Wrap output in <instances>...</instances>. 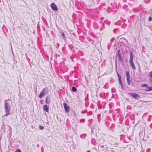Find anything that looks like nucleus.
<instances>
[{"mask_svg": "<svg viewBox=\"0 0 152 152\" xmlns=\"http://www.w3.org/2000/svg\"><path fill=\"white\" fill-rule=\"evenodd\" d=\"M9 99L7 100H5V104H4V107L5 109V111L6 113V114L4 115L5 116H7L9 115V113L10 110V107L9 106V102H7V101L9 100Z\"/></svg>", "mask_w": 152, "mask_h": 152, "instance_id": "f257e3e1", "label": "nucleus"}, {"mask_svg": "<svg viewBox=\"0 0 152 152\" xmlns=\"http://www.w3.org/2000/svg\"><path fill=\"white\" fill-rule=\"evenodd\" d=\"M48 92V89L47 88H43L39 95L40 98H42L44 95H47Z\"/></svg>", "mask_w": 152, "mask_h": 152, "instance_id": "f03ea898", "label": "nucleus"}, {"mask_svg": "<svg viewBox=\"0 0 152 152\" xmlns=\"http://www.w3.org/2000/svg\"><path fill=\"white\" fill-rule=\"evenodd\" d=\"M117 55L118 57V60L121 62L124 63V61L123 58L122 57L121 55V51L120 50H119L117 52Z\"/></svg>", "mask_w": 152, "mask_h": 152, "instance_id": "7ed1b4c3", "label": "nucleus"}, {"mask_svg": "<svg viewBox=\"0 0 152 152\" xmlns=\"http://www.w3.org/2000/svg\"><path fill=\"white\" fill-rule=\"evenodd\" d=\"M9 149L11 151H14V152H21V150L18 148L16 149L15 147L10 146L9 147Z\"/></svg>", "mask_w": 152, "mask_h": 152, "instance_id": "20e7f679", "label": "nucleus"}, {"mask_svg": "<svg viewBox=\"0 0 152 152\" xmlns=\"http://www.w3.org/2000/svg\"><path fill=\"white\" fill-rule=\"evenodd\" d=\"M130 95L134 98L138 100L140 98V96L138 94L134 93H129Z\"/></svg>", "mask_w": 152, "mask_h": 152, "instance_id": "39448f33", "label": "nucleus"}, {"mask_svg": "<svg viewBox=\"0 0 152 152\" xmlns=\"http://www.w3.org/2000/svg\"><path fill=\"white\" fill-rule=\"evenodd\" d=\"M126 79L127 84L128 85H130V75L129 72L126 71Z\"/></svg>", "mask_w": 152, "mask_h": 152, "instance_id": "423d86ee", "label": "nucleus"}, {"mask_svg": "<svg viewBox=\"0 0 152 152\" xmlns=\"http://www.w3.org/2000/svg\"><path fill=\"white\" fill-rule=\"evenodd\" d=\"M64 106L65 112L67 113H68L69 111L70 108L69 107L68 105L67 104L65 103H64Z\"/></svg>", "mask_w": 152, "mask_h": 152, "instance_id": "0eeeda50", "label": "nucleus"}, {"mask_svg": "<svg viewBox=\"0 0 152 152\" xmlns=\"http://www.w3.org/2000/svg\"><path fill=\"white\" fill-rule=\"evenodd\" d=\"M51 8L52 10L57 11L58 9L56 5L54 3H52L51 4Z\"/></svg>", "mask_w": 152, "mask_h": 152, "instance_id": "6e6552de", "label": "nucleus"}, {"mask_svg": "<svg viewBox=\"0 0 152 152\" xmlns=\"http://www.w3.org/2000/svg\"><path fill=\"white\" fill-rule=\"evenodd\" d=\"M50 97L49 96H48L46 97L45 102L47 104H49L50 102Z\"/></svg>", "mask_w": 152, "mask_h": 152, "instance_id": "1a4fd4ad", "label": "nucleus"}, {"mask_svg": "<svg viewBox=\"0 0 152 152\" xmlns=\"http://www.w3.org/2000/svg\"><path fill=\"white\" fill-rule=\"evenodd\" d=\"M43 109L46 112L49 111V107L46 104L44 105L43 106Z\"/></svg>", "mask_w": 152, "mask_h": 152, "instance_id": "9d476101", "label": "nucleus"}, {"mask_svg": "<svg viewBox=\"0 0 152 152\" xmlns=\"http://www.w3.org/2000/svg\"><path fill=\"white\" fill-rule=\"evenodd\" d=\"M129 62L132 68L134 70L136 69V68L133 62V61H129Z\"/></svg>", "mask_w": 152, "mask_h": 152, "instance_id": "9b49d317", "label": "nucleus"}, {"mask_svg": "<svg viewBox=\"0 0 152 152\" xmlns=\"http://www.w3.org/2000/svg\"><path fill=\"white\" fill-rule=\"evenodd\" d=\"M2 29L4 33L7 32H8L7 28L4 25H3V27H2Z\"/></svg>", "mask_w": 152, "mask_h": 152, "instance_id": "f8f14e48", "label": "nucleus"}, {"mask_svg": "<svg viewBox=\"0 0 152 152\" xmlns=\"http://www.w3.org/2000/svg\"><path fill=\"white\" fill-rule=\"evenodd\" d=\"M134 16V15H133L130 17L128 19L129 22L132 23V22L134 21V20L133 18Z\"/></svg>", "mask_w": 152, "mask_h": 152, "instance_id": "ddd939ff", "label": "nucleus"}, {"mask_svg": "<svg viewBox=\"0 0 152 152\" xmlns=\"http://www.w3.org/2000/svg\"><path fill=\"white\" fill-rule=\"evenodd\" d=\"M130 58L129 61H133V53L130 52Z\"/></svg>", "mask_w": 152, "mask_h": 152, "instance_id": "4468645a", "label": "nucleus"}, {"mask_svg": "<svg viewBox=\"0 0 152 152\" xmlns=\"http://www.w3.org/2000/svg\"><path fill=\"white\" fill-rule=\"evenodd\" d=\"M100 101H98L97 102V104L98 106V108L101 109L102 108V106L101 104H100Z\"/></svg>", "mask_w": 152, "mask_h": 152, "instance_id": "2eb2a0df", "label": "nucleus"}, {"mask_svg": "<svg viewBox=\"0 0 152 152\" xmlns=\"http://www.w3.org/2000/svg\"><path fill=\"white\" fill-rule=\"evenodd\" d=\"M61 36L63 37V39L64 40H66V37L65 36V34L64 32H62L61 33Z\"/></svg>", "mask_w": 152, "mask_h": 152, "instance_id": "dca6fc26", "label": "nucleus"}, {"mask_svg": "<svg viewBox=\"0 0 152 152\" xmlns=\"http://www.w3.org/2000/svg\"><path fill=\"white\" fill-rule=\"evenodd\" d=\"M119 84H120V85L121 86V88H122L124 89V87H123V84H122V81H121V80H119Z\"/></svg>", "mask_w": 152, "mask_h": 152, "instance_id": "f3484780", "label": "nucleus"}, {"mask_svg": "<svg viewBox=\"0 0 152 152\" xmlns=\"http://www.w3.org/2000/svg\"><path fill=\"white\" fill-rule=\"evenodd\" d=\"M141 87H145L146 88H148V86L147 84L144 83V84H142L141 85Z\"/></svg>", "mask_w": 152, "mask_h": 152, "instance_id": "a211bd4d", "label": "nucleus"}, {"mask_svg": "<svg viewBox=\"0 0 152 152\" xmlns=\"http://www.w3.org/2000/svg\"><path fill=\"white\" fill-rule=\"evenodd\" d=\"M124 40H126V42H128V41H127V40L124 38H121L119 40V42H123Z\"/></svg>", "mask_w": 152, "mask_h": 152, "instance_id": "6ab92c4d", "label": "nucleus"}, {"mask_svg": "<svg viewBox=\"0 0 152 152\" xmlns=\"http://www.w3.org/2000/svg\"><path fill=\"white\" fill-rule=\"evenodd\" d=\"M77 90L75 86H73L72 88V91L74 92H75Z\"/></svg>", "mask_w": 152, "mask_h": 152, "instance_id": "aec40b11", "label": "nucleus"}, {"mask_svg": "<svg viewBox=\"0 0 152 152\" xmlns=\"http://www.w3.org/2000/svg\"><path fill=\"white\" fill-rule=\"evenodd\" d=\"M86 134H83L80 135V137L81 138H84L86 136Z\"/></svg>", "mask_w": 152, "mask_h": 152, "instance_id": "412c9836", "label": "nucleus"}, {"mask_svg": "<svg viewBox=\"0 0 152 152\" xmlns=\"http://www.w3.org/2000/svg\"><path fill=\"white\" fill-rule=\"evenodd\" d=\"M152 90V86L148 88V89H147L146 90V91H151Z\"/></svg>", "mask_w": 152, "mask_h": 152, "instance_id": "4be33fe9", "label": "nucleus"}, {"mask_svg": "<svg viewBox=\"0 0 152 152\" xmlns=\"http://www.w3.org/2000/svg\"><path fill=\"white\" fill-rule=\"evenodd\" d=\"M68 46L69 48V49L71 50H72L73 49V45H71V44H69L68 45Z\"/></svg>", "mask_w": 152, "mask_h": 152, "instance_id": "5701e85b", "label": "nucleus"}, {"mask_svg": "<svg viewBox=\"0 0 152 152\" xmlns=\"http://www.w3.org/2000/svg\"><path fill=\"white\" fill-rule=\"evenodd\" d=\"M39 128L40 130H43L44 129V127L41 125H39Z\"/></svg>", "mask_w": 152, "mask_h": 152, "instance_id": "b1692460", "label": "nucleus"}, {"mask_svg": "<svg viewBox=\"0 0 152 152\" xmlns=\"http://www.w3.org/2000/svg\"><path fill=\"white\" fill-rule=\"evenodd\" d=\"M117 74L118 76V80H121V77L120 76V75L117 72Z\"/></svg>", "mask_w": 152, "mask_h": 152, "instance_id": "393cba45", "label": "nucleus"}, {"mask_svg": "<svg viewBox=\"0 0 152 152\" xmlns=\"http://www.w3.org/2000/svg\"><path fill=\"white\" fill-rule=\"evenodd\" d=\"M104 95V93H100V96L101 98H102L103 97Z\"/></svg>", "mask_w": 152, "mask_h": 152, "instance_id": "a878e982", "label": "nucleus"}, {"mask_svg": "<svg viewBox=\"0 0 152 152\" xmlns=\"http://www.w3.org/2000/svg\"><path fill=\"white\" fill-rule=\"evenodd\" d=\"M80 122L84 123L85 121V119H81L80 120Z\"/></svg>", "mask_w": 152, "mask_h": 152, "instance_id": "bb28decb", "label": "nucleus"}, {"mask_svg": "<svg viewBox=\"0 0 152 152\" xmlns=\"http://www.w3.org/2000/svg\"><path fill=\"white\" fill-rule=\"evenodd\" d=\"M149 76L151 77V78L152 79V71L150 73Z\"/></svg>", "mask_w": 152, "mask_h": 152, "instance_id": "cd10ccee", "label": "nucleus"}, {"mask_svg": "<svg viewBox=\"0 0 152 152\" xmlns=\"http://www.w3.org/2000/svg\"><path fill=\"white\" fill-rule=\"evenodd\" d=\"M87 112V110H85L84 111H82V113H86Z\"/></svg>", "mask_w": 152, "mask_h": 152, "instance_id": "c85d7f7f", "label": "nucleus"}, {"mask_svg": "<svg viewBox=\"0 0 152 152\" xmlns=\"http://www.w3.org/2000/svg\"><path fill=\"white\" fill-rule=\"evenodd\" d=\"M152 20V18L151 16H150L148 20L149 21H151Z\"/></svg>", "mask_w": 152, "mask_h": 152, "instance_id": "c756f323", "label": "nucleus"}, {"mask_svg": "<svg viewBox=\"0 0 152 152\" xmlns=\"http://www.w3.org/2000/svg\"><path fill=\"white\" fill-rule=\"evenodd\" d=\"M138 10L137 8H134L133 9V11H134L135 12L137 10Z\"/></svg>", "mask_w": 152, "mask_h": 152, "instance_id": "7c9ffc66", "label": "nucleus"}, {"mask_svg": "<svg viewBox=\"0 0 152 152\" xmlns=\"http://www.w3.org/2000/svg\"><path fill=\"white\" fill-rule=\"evenodd\" d=\"M88 113L90 115H91L92 114V112L91 111H90L88 112Z\"/></svg>", "mask_w": 152, "mask_h": 152, "instance_id": "2f4dec72", "label": "nucleus"}, {"mask_svg": "<svg viewBox=\"0 0 152 152\" xmlns=\"http://www.w3.org/2000/svg\"><path fill=\"white\" fill-rule=\"evenodd\" d=\"M45 32H46V34L47 35V36H49V34H48V31L47 30H46V31H45Z\"/></svg>", "mask_w": 152, "mask_h": 152, "instance_id": "473e14b6", "label": "nucleus"}, {"mask_svg": "<svg viewBox=\"0 0 152 152\" xmlns=\"http://www.w3.org/2000/svg\"><path fill=\"white\" fill-rule=\"evenodd\" d=\"M117 30V28H115L113 30V31L114 32H115Z\"/></svg>", "mask_w": 152, "mask_h": 152, "instance_id": "72a5a7b5", "label": "nucleus"}, {"mask_svg": "<svg viewBox=\"0 0 152 152\" xmlns=\"http://www.w3.org/2000/svg\"><path fill=\"white\" fill-rule=\"evenodd\" d=\"M122 20L123 22H124L126 21V20L124 19H122Z\"/></svg>", "mask_w": 152, "mask_h": 152, "instance_id": "f704fd0d", "label": "nucleus"}, {"mask_svg": "<svg viewBox=\"0 0 152 152\" xmlns=\"http://www.w3.org/2000/svg\"><path fill=\"white\" fill-rule=\"evenodd\" d=\"M110 45H108L107 46V48H108V50H110V49H109V47H110Z\"/></svg>", "mask_w": 152, "mask_h": 152, "instance_id": "c9c22d12", "label": "nucleus"}, {"mask_svg": "<svg viewBox=\"0 0 152 152\" xmlns=\"http://www.w3.org/2000/svg\"><path fill=\"white\" fill-rule=\"evenodd\" d=\"M100 31H102L103 30V28H100Z\"/></svg>", "mask_w": 152, "mask_h": 152, "instance_id": "e433bc0d", "label": "nucleus"}, {"mask_svg": "<svg viewBox=\"0 0 152 152\" xmlns=\"http://www.w3.org/2000/svg\"><path fill=\"white\" fill-rule=\"evenodd\" d=\"M104 141V139H102L101 140H100V141L101 142H102V141Z\"/></svg>", "mask_w": 152, "mask_h": 152, "instance_id": "4c0bfd02", "label": "nucleus"}, {"mask_svg": "<svg viewBox=\"0 0 152 152\" xmlns=\"http://www.w3.org/2000/svg\"><path fill=\"white\" fill-rule=\"evenodd\" d=\"M94 139H92L91 140V142L92 143L93 141H94Z\"/></svg>", "mask_w": 152, "mask_h": 152, "instance_id": "58836bf2", "label": "nucleus"}, {"mask_svg": "<svg viewBox=\"0 0 152 152\" xmlns=\"http://www.w3.org/2000/svg\"><path fill=\"white\" fill-rule=\"evenodd\" d=\"M117 23H118V22H115V25H118Z\"/></svg>", "mask_w": 152, "mask_h": 152, "instance_id": "ea45409f", "label": "nucleus"}, {"mask_svg": "<svg viewBox=\"0 0 152 152\" xmlns=\"http://www.w3.org/2000/svg\"><path fill=\"white\" fill-rule=\"evenodd\" d=\"M99 116H100V115L99 114L97 115V116L98 117Z\"/></svg>", "mask_w": 152, "mask_h": 152, "instance_id": "a19ab883", "label": "nucleus"}, {"mask_svg": "<svg viewBox=\"0 0 152 152\" xmlns=\"http://www.w3.org/2000/svg\"><path fill=\"white\" fill-rule=\"evenodd\" d=\"M86 152H91L90 150H88Z\"/></svg>", "mask_w": 152, "mask_h": 152, "instance_id": "79ce46f5", "label": "nucleus"}, {"mask_svg": "<svg viewBox=\"0 0 152 152\" xmlns=\"http://www.w3.org/2000/svg\"><path fill=\"white\" fill-rule=\"evenodd\" d=\"M37 146H38V147H39V144H37Z\"/></svg>", "mask_w": 152, "mask_h": 152, "instance_id": "37998d69", "label": "nucleus"}, {"mask_svg": "<svg viewBox=\"0 0 152 152\" xmlns=\"http://www.w3.org/2000/svg\"><path fill=\"white\" fill-rule=\"evenodd\" d=\"M57 44H58V46L59 45V44H58V43H57Z\"/></svg>", "mask_w": 152, "mask_h": 152, "instance_id": "c03bdc74", "label": "nucleus"}, {"mask_svg": "<svg viewBox=\"0 0 152 152\" xmlns=\"http://www.w3.org/2000/svg\"><path fill=\"white\" fill-rule=\"evenodd\" d=\"M87 98H88V94H87Z\"/></svg>", "mask_w": 152, "mask_h": 152, "instance_id": "a18cd8bd", "label": "nucleus"}, {"mask_svg": "<svg viewBox=\"0 0 152 152\" xmlns=\"http://www.w3.org/2000/svg\"><path fill=\"white\" fill-rule=\"evenodd\" d=\"M46 56H47L48 58V57H48V56H47V55H46Z\"/></svg>", "mask_w": 152, "mask_h": 152, "instance_id": "49530a36", "label": "nucleus"}, {"mask_svg": "<svg viewBox=\"0 0 152 152\" xmlns=\"http://www.w3.org/2000/svg\"><path fill=\"white\" fill-rule=\"evenodd\" d=\"M129 107V106H127V108H128V107Z\"/></svg>", "mask_w": 152, "mask_h": 152, "instance_id": "de8ad7c7", "label": "nucleus"}, {"mask_svg": "<svg viewBox=\"0 0 152 152\" xmlns=\"http://www.w3.org/2000/svg\"><path fill=\"white\" fill-rule=\"evenodd\" d=\"M85 100H86V98H85Z\"/></svg>", "mask_w": 152, "mask_h": 152, "instance_id": "09e8293b", "label": "nucleus"}, {"mask_svg": "<svg viewBox=\"0 0 152 152\" xmlns=\"http://www.w3.org/2000/svg\"><path fill=\"white\" fill-rule=\"evenodd\" d=\"M96 96L97 97V96H98V95H96Z\"/></svg>", "mask_w": 152, "mask_h": 152, "instance_id": "8fccbe9b", "label": "nucleus"}, {"mask_svg": "<svg viewBox=\"0 0 152 152\" xmlns=\"http://www.w3.org/2000/svg\"><path fill=\"white\" fill-rule=\"evenodd\" d=\"M102 18H103L102 17H101V19H102Z\"/></svg>", "mask_w": 152, "mask_h": 152, "instance_id": "3c124183", "label": "nucleus"}, {"mask_svg": "<svg viewBox=\"0 0 152 152\" xmlns=\"http://www.w3.org/2000/svg\"><path fill=\"white\" fill-rule=\"evenodd\" d=\"M92 120V119L91 120V121H91H91Z\"/></svg>", "mask_w": 152, "mask_h": 152, "instance_id": "603ef678", "label": "nucleus"}, {"mask_svg": "<svg viewBox=\"0 0 152 152\" xmlns=\"http://www.w3.org/2000/svg\"><path fill=\"white\" fill-rule=\"evenodd\" d=\"M1 0H0V2H1Z\"/></svg>", "mask_w": 152, "mask_h": 152, "instance_id": "864d4df0", "label": "nucleus"}]
</instances>
